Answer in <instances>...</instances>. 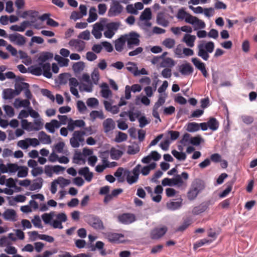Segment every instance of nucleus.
I'll return each mask as SVG.
<instances>
[{"label": "nucleus", "mask_w": 257, "mask_h": 257, "mask_svg": "<svg viewBox=\"0 0 257 257\" xmlns=\"http://www.w3.org/2000/svg\"><path fill=\"white\" fill-rule=\"evenodd\" d=\"M119 1H111L107 15L109 17H116L120 15L123 11V7Z\"/></svg>", "instance_id": "6e6552de"}, {"label": "nucleus", "mask_w": 257, "mask_h": 257, "mask_svg": "<svg viewBox=\"0 0 257 257\" xmlns=\"http://www.w3.org/2000/svg\"><path fill=\"white\" fill-rule=\"evenodd\" d=\"M175 43V40L172 38L165 39L162 42V44L168 49L173 48Z\"/></svg>", "instance_id": "680f3d73"}, {"label": "nucleus", "mask_w": 257, "mask_h": 257, "mask_svg": "<svg viewBox=\"0 0 257 257\" xmlns=\"http://www.w3.org/2000/svg\"><path fill=\"white\" fill-rule=\"evenodd\" d=\"M126 68L129 72L133 73L135 76H138L139 73H137L138 67L135 63H127Z\"/></svg>", "instance_id": "864d4df0"}, {"label": "nucleus", "mask_w": 257, "mask_h": 257, "mask_svg": "<svg viewBox=\"0 0 257 257\" xmlns=\"http://www.w3.org/2000/svg\"><path fill=\"white\" fill-rule=\"evenodd\" d=\"M140 112L138 110H131L128 111V116L131 121H134L139 116Z\"/></svg>", "instance_id": "69168bd1"}, {"label": "nucleus", "mask_w": 257, "mask_h": 257, "mask_svg": "<svg viewBox=\"0 0 257 257\" xmlns=\"http://www.w3.org/2000/svg\"><path fill=\"white\" fill-rule=\"evenodd\" d=\"M191 62L196 68L201 71L204 77L207 78L208 77V73L206 69L205 63L196 57L192 58L191 59Z\"/></svg>", "instance_id": "f8f14e48"}, {"label": "nucleus", "mask_w": 257, "mask_h": 257, "mask_svg": "<svg viewBox=\"0 0 257 257\" xmlns=\"http://www.w3.org/2000/svg\"><path fill=\"white\" fill-rule=\"evenodd\" d=\"M21 126L23 129L28 132L35 131L34 124L32 122H29L27 119H22L21 120Z\"/></svg>", "instance_id": "79ce46f5"}, {"label": "nucleus", "mask_w": 257, "mask_h": 257, "mask_svg": "<svg viewBox=\"0 0 257 257\" xmlns=\"http://www.w3.org/2000/svg\"><path fill=\"white\" fill-rule=\"evenodd\" d=\"M69 84L71 93L76 97L79 98L80 95L77 89V87L79 85L77 80L75 78H69Z\"/></svg>", "instance_id": "4be33fe9"}, {"label": "nucleus", "mask_w": 257, "mask_h": 257, "mask_svg": "<svg viewBox=\"0 0 257 257\" xmlns=\"http://www.w3.org/2000/svg\"><path fill=\"white\" fill-rule=\"evenodd\" d=\"M182 199L181 198L176 200H170L167 203V208L171 210H175L180 208L182 205Z\"/></svg>", "instance_id": "bb28decb"}, {"label": "nucleus", "mask_w": 257, "mask_h": 257, "mask_svg": "<svg viewBox=\"0 0 257 257\" xmlns=\"http://www.w3.org/2000/svg\"><path fill=\"white\" fill-rule=\"evenodd\" d=\"M172 154L177 160L184 161L186 159V155L184 152H178L175 150L172 151Z\"/></svg>", "instance_id": "052dcab7"}, {"label": "nucleus", "mask_w": 257, "mask_h": 257, "mask_svg": "<svg viewBox=\"0 0 257 257\" xmlns=\"http://www.w3.org/2000/svg\"><path fill=\"white\" fill-rule=\"evenodd\" d=\"M8 38L11 42L19 46H23L26 43V38L19 33L10 34Z\"/></svg>", "instance_id": "dca6fc26"}, {"label": "nucleus", "mask_w": 257, "mask_h": 257, "mask_svg": "<svg viewBox=\"0 0 257 257\" xmlns=\"http://www.w3.org/2000/svg\"><path fill=\"white\" fill-rule=\"evenodd\" d=\"M15 92L12 89H6L3 92V98L4 99H11L15 96Z\"/></svg>", "instance_id": "c03bdc74"}, {"label": "nucleus", "mask_w": 257, "mask_h": 257, "mask_svg": "<svg viewBox=\"0 0 257 257\" xmlns=\"http://www.w3.org/2000/svg\"><path fill=\"white\" fill-rule=\"evenodd\" d=\"M204 142V139L200 136L191 137L190 144L194 146H199L201 143Z\"/></svg>", "instance_id": "338daca9"}, {"label": "nucleus", "mask_w": 257, "mask_h": 257, "mask_svg": "<svg viewBox=\"0 0 257 257\" xmlns=\"http://www.w3.org/2000/svg\"><path fill=\"white\" fill-rule=\"evenodd\" d=\"M117 218L119 222L125 224L132 223L136 220L135 215L132 213H123Z\"/></svg>", "instance_id": "a211bd4d"}, {"label": "nucleus", "mask_w": 257, "mask_h": 257, "mask_svg": "<svg viewBox=\"0 0 257 257\" xmlns=\"http://www.w3.org/2000/svg\"><path fill=\"white\" fill-rule=\"evenodd\" d=\"M9 199V203L11 205H14L16 202H23L25 201L26 197L22 195H17L15 197Z\"/></svg>", "instance_id": "4d7b16f0"}, {"label": "nucleus", "mask_w": 257, "mask_h": 257, "mask_svg": "<svg viewBox=\"0 0 257 257\" xmlns=\"http://www.w3.org/2000/svg\"><path fill=\"white\" fill-rule=\"evenodd\" d=\"M92 226L96 229H103L104 226L101 220L97 218H93L91 224Z\"/></svg>", "instance_id": "13d9d810"}, {"label": "nucleus", "mask_w": 257, "mask_h": 257, "mask_svg": "<svg viewBox=\"0 0 257 257\" xmlns=\"http://www.w3.org/2000/svg\"><path fill=\"white\" fill-rule=\"evenodd\" d=\"M126 41L124 35L121 36L114 41V47L116 51L121 52L123 50Z\"/></svg>", "instance_id": "a878e982"}, {"label": "nucleus", "mask_w": 257, "mask_h": 257, "mask_svg": "<svg viewBox=\"0 0 257 257\" xmlns=\"http://www.w3.org/2000/svg\"><path fill=\"white\" fill-rule=\"evenodd\" d=\"M57 180L58 183V186L61 189L64 188L71 183V181L70 180L65 179L62 177H58Z\"/></svg>", "instance_id": "5fc2aeb1"}, {"label": "nucleus", "mask_w": 257, "mask_h": 257, "mask_svg": "<svg viewBox=\"0 0 257 257\" xmlns=\"http://www.w3.org/2000/svg\"><path fill=\"white\" fill-rule=\"evenodd\" d=\"M83 156L82 153L80 152L75 153L73 159V163L77 164H84L85 160L83 158Z\"/></svg>", "instance_id": "09e8293b"}, {"label": "nucleus", "mask_w": 257, "mask_h": 257, "mask_svg": "<svg viewBox=\"0 0 257 257\" xmlns=\"http://www.w3.org/2000/svg\"><path fill=\"white\" fill-rule=\"evenodd\" d=\"M189 178L188 173L186 172H182L180 175L175 176L173 178L175 186L181 187L186 186L185 181Z\"/></svg>", "instance_id": "ddd939ff"}, {"label": "nucleus", "mask_w": 257, "mask_h": 257, "mask_svg": "<svg viewBox=\"0 0 257 257\" xmlns=\"http://www.w3.org/2000/svg\"><path fill=\"white\" fill-rule=\"evenodd\" d=\"M142 89V86L137 84H133L131 86L126 85L125 87V98L126 99H130L131 98V92L133 93L140 92Z\"/></svg>", "instance_id": "4468645a"}, {"label": "nucleus", "mask_w": 257, "mask_h": 257, "mask_svg": "<svg viewBox=\"0 0 257 257\" xmlns=\"http://www.w3.org/2000/svg\"><path fill=\"white\" fill-rule=\"evenodd\" d=\"M152 13L150 8H146L142 13L140 19L142 21H149L151 19Z\"/></svg>", "instance_id": "6e6d98bb"}, {"label": "nucleus", "mask_w": 257, "mask_h": 257, "mask_svg": "<svg viewBox=\"0 0 257 257\" xmlns=\"http://www.w3.org/2000/svg\"><path fill=\"white\" fill-rule=\"evenodd\" d=\"M215 48V44L212 41H200L197 46V56L207 61Z\"/></svg>", "instance_id": "f03ea898"}, {"label": "nucleus", "mask_w": 257, "mask_h": 257, "mask_svg": "<svg viewBox=\"0 0 257 257\" xmlns=\"http://www.w3.org/2000/svg\"><path fill=\"white\" fill-rule=\"evenodd\" d=\"M124 36L128 49H132L134 47L139 45L140 36L137 33L131 32L128 34L124 35Z\"/></svg>", "instance_id": "1a4fd4ad"}, {"label": "nucleus", "mask_w": 257, "mask_h": 257, "mask_svg": "<svg viewBox=\"0 0 257 257\" xmlns=\"http://www.w3.org/2000/svg\"><path fill=\"white\" fill-rule=\"evenodd\" d=\"M189 24L193 26L194 30L203 29L206 27L205 23L202 20H200L194 16H193L191 19Z\"/></svg>", "instance_id": "412c9836"}, {"label": "nucleus", "mask_w": 257, "mask_h": 257, "mask_svg": "<svg viewBox=\"0 0 257 257\" xmlns=\"http://www.w3.org/2000/svg\"><path fill=\"white\" fill-rule=\"evenodd\" d=\"M14 105L16 108L23 107L28 109L30 106V102L28 99L21 100L20 99H16L14 102Z\"/></svg>", "instance_id": "58836bf2"}, {"label": "nucleus", "mask_w": 257, "mask_h": 257, "mask_svg": "<svg viewBox=\"0 0 257 257\" xmlns=\"http://www.w3.org/2000/svg\"><path fill=\"white\" fill-rule=\"evenodd\" d=\"M85 67V64L82 61H79L75 63L73 66L72 69L75 73H80L82 71Z\"/></svg>", "instance_id": "49530a36"}, {"label": "nucleus", "mask_w": 257, "mask_h": 257, "mask_svg": "<svg viewBox=\"0 0 257 257\" xmlns=\"http://www.w3.org/2000/svg\"><path fill=\"white\" fill-rule=\"evenodd\" d=\"M103 126L105 133L113 130L115 127V123L111 118H107L103 122Z\"/></svg>", "instance_id": "c9c22d12"}, {"label": "nucleus", "mask_w": 257, "mask_h": 257, "mask_svg": "<svg viewBox=\"0 0 257 257\" xmlns=\"http://www.w3.org/2000/svg\"><path fill=\"white\" fill-rule=\"evenodd\" d=\"M61 126V123L56 119H52L50 122L46 123L45 127L50 133L53 134L56 129Z\"/></svg>", "instance_id": "aec40b11"}, {"label": "nucleus", "mask_w": 257, "mask_h": 257, "mask_svg": "<svg viewBox=\"0 0 257 257\" xmlns=\"http://www.w3.org/2000/svg\"><path fill=\"white\" fill-rule=\"evenodd\" d=\"M68 45L72 50L81 52L85 48L86 43L80 40L72 39L69 42Z\"/></svg>", "instance_id": "9b49d317"}, {"label": "nucleus", "mask_w": 257, "mask_h": 257, "mask_svg": "<svg viewBox=\"0 0 257 257\" xmlns=\"http://www.w3.org/2000/svg\"><path fill=\"white\" fill-rule=\"evenodd\" d=\"M162 106L158 104V103H155L153 107V111H152V115L153 116L157 119L159 122L161 121V119L160 118L159 113V109Z\"/></svg>", "instance_id": "e2e57ef3"}, {"label": "nucleus", "mask_w": 257, "mask_h": 257, "mask_svg": "<svg viewBox=\"0 0 257 257\" xmlns=\"http://www.w3.org/2000/svg\"><path fill=\"white\" fill-rule=\"evenodd\" d=\"M179 71L183 76H188L192 74L193 68L189 63H185L179 66Z\"/></svg>", "instance_id": "6ab92c4d"}, {"label": "nucleus", "mask_w": 257, "mask_h": 257, "mask_svg": "<svg viewBox=\"0 0 257 257\" xmlns=\"http://www.w3.org/2000/svg\"><path fill=\"white\" fill-rule=\"evenodd\" d=\"M156 163L153 162L144 166L138 164L131 171L126 169V182L130 185L136 183L139 180L140 174L143 176L148 175L151 171L156 168Z\"/></svg>", "instance_id": "f257e3e1"}, {"label": "nucleus", "mask_w": 257, "mask_h": 257, "mask_svg": "<svg viewBox=\"0 0 257 257\" xmlns=\"http://www.w3.org/2000/svg\"><path fill=\"white\" fill-rule=\"evenodd\" d=\"M53 57V54L50 52H43L40 54L38 59V62L42 65H44L47 63V61L52 59Z\"/></svg>", "instance_id": "473e14b6"}, {"label": "nucleus", "mask_w": 257, "mask_h": 257, "mask_svg": "<svg viewBox=\"0 0 257 257\" xmlns=\"http://www.w3.org/2000/svg\"><path fill=\"white\" fill-rule=\"evenodd\" d=\"M90 116L92 120H94L97 118L100 119H103L105 118L102 110H93L90 113Z\"/></svg>", "instance_id": "a18cd8bd"}, {"label": "nucleus", "mask_w": 257, "mask_h": 257, "mask_svg": "<svg viewBox=\"0 0 257 257\" xmlns=\"http://www.w3.org/2000/svg\"><path fill=\"white\" fill-rule=\"evenodd\" d=\"M38 138L39 142L43 144L49 145L52 142L50 136L43 131L39 133Z\"/></svg>", "instance_id": "7c9ffc66"}, {"label": "nucleus", "mask_w": 257, "mask_h": 257, "mask_svg": "<svg viewBox=\"0 0 257 257\" xmlns=\"http://www.w3.org/2000/svg\"><path fill=\"white\" fill-rule=\"evenodd\" d=\"M106 18H101L99 22L95 23L92 26L91 34L96 39H100L102 36V32L104 31V25Z\"/></svg>", "instance_id": "423d86ee"}, {"label": "nucleus", "mask_w": 257, "mask_h": 257, "mask_svg": "<svg viewBox=\"0 0 257 257\" xmlns=\"http://www.w3.org/2000/svg\"><path fill=\"white\" fill-rule=\"evenodd\" d=\"M82 82L79 85L80 91L91 92L93 90V85L91 81L90 76L88 74H83L82 76Z\"/></svg>", "instance_id": "0eeeda50"}, {"label": "nucleus", "mask_w": 257, "mask_h": 257, "mask_svg": "<svg viewBox=\"0 0 257 257\" xmlns=\"http://www.w3.org/2000/svg\"><path fill=\"white\" fill-rule=\"evenodd\" d=\"M17 176L19 178H24L28 176V169L25 166H20L19 170L17 171Z\"/></svg>", "instance_id": "bf43d9fd"}, {"label": "nucleus", "mask_w": 257, "mask_h": 257, "mask_svg": "<svg viewBox=\"0 0 257 257\" xmlns=\"http://www.w3.org/2000/svg\"><path fill=\"white\" fill-rule=\"evenodd\" d=\"M204 188V182L200 180H196L192 184V189L196 193H199Z\"/></svg>", "instance_id": "ea45409f"}, {"label": "nucleus", "mask_w": 257, "mask_h": 257, "mask_svg": "<svg viewBox=\"0 0 257 257\" xmlns=\"http://www.w3.org/2000/svg\"><path fill=\"white\" fill-rule=\"evenodd\" d=\"M207 123L208 128L213 131L217 130L219 127L218 121L214 117L210 118Z\"/></svg>", "instance_id": "37998d69"}, {"label": "nucleus", "mask_w": 257, "mask_h": 257, "mask_svg": "<svg viewBox=\"0 0 257 257\" xmlns=\"http://www.w3.org/2000/svg\"><path fill=\"white\" fill-rule=\"evenodd\" d=\"M8 173L11 174H15L19 169V166L14 163H8Z\"/></svg>", "instance_id": "774afa93"}, {"label": "nucleus", "mask_w": 257, "mask_h": 257, "mask_svg": "<svg viewBox=\"0 0 257 257\" xmlns=\"http://www.w3.org/2000/svg\"><path fill=\"white\" fill-rule=\"evenodd\" d=\"M126 169L123 168H118L116 172L114 173V175L119 182H123L126 180Z\"/></svg>", "instance_id": "c756f323"}, {"label": "nucleus", "mask_w": 257, "mask_h": 257, "mask_svg": "<svg viewBox=\"0 0 257 257\" xmlns=\"http://www.w3.org/2000/svg\"><path fill=\"white\" fill-rule=\"evenodd\" d=\"M110 154L112 159L117 160L121 157L123 152L119 150L112 148L110 149Z\"/></svg>", "instance_id": "3c124183"}, {"label": "nucleus", "mask_w": 257, "mask_h": 257, "mask_svg": "<svg viewBox=\"0 0 257 257\" xmlns=\"http://www.w3.org/2000/svg\"><path fill=\"white\" fill-rule=\"evenodd\" d=\"M191 223V219L190 218H187L184 220L183 223L176 229V231L178 232H183L186 230Z\"/></svg>", "instance_id": "8fccbe9b"}, {"label": "nucleus", "mask_w": 257, "mask_h": 257, "mask_svg": "<svg viewBox=\"0 0 257 257\" xmlns=\"http://www.w3.org/2000/svg\"><path fill=\"white\" fill-rule=\"evenodd\" d=\"M167 228L166 226L156 227L150 233V237L153 239H158L162 237L167 232Z\"/></svg>", "instance_id": "2eb2a0df"}, {"label": "nucleus", "mask_w": 257, "mask_h": 257, "mask_svg": "<svg viewBox=\"0 0 257 257\" xmlns=\"http://www.w3.org/2000/svg\"><path fill=\"white\" fill-rule=\"evenodd\" d=\"M44 180L41 177H38L31 181V185L29 190L30 191H39L43 185Z\"/></svg>", "instance_id": "b1692460"}, {"label": "nucleus", "mask_w": 257, "mask_h": 257, "mask_svg": "<svg viewBox=\"0 0 257 257\" xmlns=\"http://www.w3.org/2000/svg\"><path fill=\"white\" fill-rule=\"evenodd\" d=\"M85 133L83 131H76L73 133L72 137L70 140L71 146L74 148H78L81 145H83L84 142V136Z\"/></svg>", "instance_id": "39448f33"}, {"label": "nucleus", "mask_w": 257, "mask_h": 257, "mask_svg": "<svg viewBox=\"0 0 257 257\" xmlns=\"http://www.w3.org/2000/svg\"><path fill=\"white\" fill-rule=\"evenodd\" d=\"M55 216L54 212H51L49 213H44L42 215V218L45 224H49Z\"/></svg>", "instance_id": "0e129e2a"}, {"label": "nucleus", "mask_w": 257, "mask_h": 257, "mask_svg": "<svg viewBox=\"0 0 257 257\" xmlns=\"http://www.w3.org/2000/svg\"><path fill=\"white\" fill-rule=\"evenodd\" d=\"M177 18L181 20H184L186 23H189L193 16L186 12L184 10L180 9L178 11Z\"/></svg>", "instance_id": "2f4dec72"}, {"label": "nucleus", "mask_w": 257, "mask_h": 257, "mask_svg": "<svg viewBox=\"0 0 257 257\" xmlns=\"http://www.w3.org/2000/svg\"><path fill=\"white\" fill-rule=\"evenodd\" d=\"M176 64L175 61L170 57H167L165 59L161 60L160 64V67L162 68H172Z\"/></svg>", "instance_id": "f704fd0d"}, {"label": "nucleus", "mask_w": 257, "mask_h": 257, "mask_svg": "<svg viewBox=\"0 0 257 257\" xmlns=\"http://www.w3.org/2000/svg\"><path fill=\"white\" fill-rule=\"evenodd\" d=\"M101 94L103 97L105 98H108L112 95L111 91L109 89L108 86L106 83H102L101 85Z\"/></svg>", "instance_id": "a19ab883"}, {"label": "nucleus", "mask_w": 257, "mask_h": 257, "mask_svg": "<svg viewBox=\"0 0 257 257\" xmlns=\"http://www.w3.org/2000/svg\"><path fill=\"white\" fill-rule=\"evenodd\" d=\"M140 151V147L138 144L133 143L128 146L127 153L129 155H135Z\"/></svg>", "instance_id": "603ef678"}, {"label": "nucleus", "mask_w": 257, "mask_h": 257, "mask_svg": "<svg viewBox=\"0 0 257 257\" xmlns=\"http://www.w3.org/2000/svg\"><path fill=\"white\" fill-rule=\"evenodd\" d=\"M103 103L105 109L111 112L112 114H115L118 113L119 111V107L118 105H112L111 103L107 101H104Z\"/></svg>", "instance_id": "72a5a7b5"}, {"label": "nucleus", "mask_w": 257, "mask_h": 257, "mask_svg": "<svg viewBox=\"0 0 257 257\" xmlns=\"http://www.w3.org/2000/svg\"><path fill=\"white\" fill-rule=\"evenodd\" d=\"M29 70L31 74L36 76H40L43 74L44 76L48 78H50L52 76V74L50 71L51 66L50 63L42 65L40 63H38L37 65L31 66L29 68Z\"/></svg>", "instance_id": "7ed1b4c3"}, {"label": "nucleus", "mask_w": 257, "mask_h": 257, "mask_svg": "<svg viewBox=\"0 0 257 257\" xmlns=\"http://www.w3.org/2000/svg\"><path fill=\"white\" fill-rule=\"evenodd\" d=\"M186 127V130L188 132H195L199 130V124L194 122L188 123Z\"/></svg>", "instance_id": "de8ad7c7"}, {"label": "nucleus", "mask_w": 257, "mask_h": 257, "mask_svg": "<svg viewBox=\"0 0 257 257\" xmlns=\"http://www.w3.org/2000/svg\"><path fill=\"white\" fill-rule=\"evenodd\" d=\"M88 18L87 19V22L89 23H91L98 19V15L96 12V9L95 7H91L88 12Z\"/></svg>", "instance_id": "e433bc0d"}, {"label": "nucleus", "mask_w": 257, "mask_h": 257, "mask_svg": "<svg viewBox=\"0 0 257 257\" xmlns=\"http://www.w3.org/2000/svg\"><path fill=\"white\" fill-rule=\"evenodd\" d=\"M85 125V122L82 119L73 120L69 118L68 122L67 128L70 131H73L76 127H83Z\"/></svg>", "instance_id": "f3484780"}, {"label": "nucleus", "mask_w": 257, "mask_h": 257, "mask_svg": "<svg viewBox=\"0 0 257 257\" xmlns=\"http://www.w3.org/2000/svg\"><path fill=\"white\" fill-rule=\"evenodd\" d=\"M3 216L5 220L16 221L17 219L16 212L12 209H7L3 213Z\"/></svg>", "instance_id": "c85d7f7f"}, {"label": "nucleus", "mask_w": 257, "mask_h": 257, "mask_svg": "<svg viewBox=\"0 0 257 257\" xmlns=\"http://www.w3.org/2000/svg\"><path fill=\"white\" fill-rule=\"evenodd\" d=\"M103 236L108 241L112 243H120L124 242V235L112 232H106L103 233Z\"/></svg>", "instance_id": "9d476101"}, {"label": "nucleus", "mask_w": 257, "mask_h": 257, "mask_svg": "<svg viewBox=\"0 0 257 257\" xmlns=\"http://www.w3.org/2000/svg\"><path fill=\"white\" fill-rule=\"evenodd\" d=\"M196 39V37L195 36L186 34L184 36L182 42L185 43L188 47L192 48L194 46Z\"/></svg>", "instance_id": "cd10ccee"}, {"label": "nucleus", "mask_w": 257, "mask_h": 257, "mask_svg": "<svg viewBox=\"0 0 257 257\" xmlns=\"http://www.w3.org/2000/svg\"><path fill=\"white\" fill-rule=\"evenodd\" d=\"M78 173L79 175L83 176L85 180L88 182H90L93 178V173L90 171L87 167L79 169Z\"/></svg>", "instance_id": "5701e85b"}, {"label": "nucleus", "mask_w": 257, "mask_h": 257, "mask_svg": "<svg viewBox=\"0 0 257 257\" xmlns=\"http://www.w3.org/2000/svg\"><path fill=\"white\" fill-rule=\"evenodd\" d=\"M208 208V205L206 203H202L199 205L194 207L192 210V213L194 215H199L204 212Z\"/></svg>", "instance_id": "4c0bfd02"}, {"label": "nucleus", "mask_w": 257, "mask_h": 257, "mask_svg": "<svg viewBox=\"0 0 257 257\" xmlns=\"http://www.w3.org/2000/svg\"><path fill=\"white\" fill-rule=\"evenodd\" d=\"M30 26H31V23L29 21H25L21 23L20 25H14L11 26L10 29L12 31L22 32Z\"/></svg>", "instance_id": "393cba45"}, {"label": "nucleus", "mask_w": 257, "mask_h": 257, "mask_svg": "<svg viewBox=\"0 0 257 257\" xmlns=\"http://www.w3.org/2000/svg\"><path fill=\"white\" fill-rule=\"evenodd\" d=\"M120 26L119 22H108V19L104 25V36L108 39H111L115 35Z\"/></svg>", "instance_id": "20e7f679"}]
</instances>
